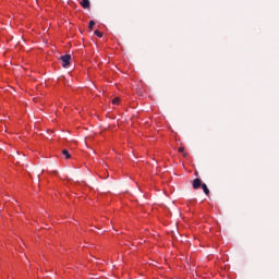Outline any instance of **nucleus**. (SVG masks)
I'll return each instance as SVG.
<instances>
[{
	"label": "nucleus",
	"instance_id": "1",
	"mask_svg": "<svg viewBox=\"0 0 279 279\" xmlns=\"http://www.w3.org/2000/svg\"><path fill=\"white\" fill-rule=\"evenodd\" d=\"M63 69H66L71 64V54H65L60 58Z\"/></svg>",
	"mask_w": 279,
	"mask_h": 279
},
{
	"label": "nucleus",
	"instance_id": "2",
	"mask_svg": "<svg viewBox=\"0 0 279 279\" xmlns=\"http://www.w3.org/2000/svg\"><path fill=\"white\" fill-rule=\"evenodd\" d=\"M202 185V179H194L192 182V186L195 191H197Z\"/></svg>",
	"mask_w": 279,
	"mask_h": 279
},
{
	"label": "nucleus",
	"instance_id": "3",
	"mask_svg": "<svg viewBox=\"0 0 279 279\" xmlns=\"http://www.w3.org/2000/svg\"><path fill=\"white\" fill-rule=\"evenodd\" d=\"M81 5L84 8V10H90V0H83Z\"/></svg>",
	"mask_w": 279,
	"mask_h": 279
},
{
	"label": "nucleus",
	"instance_id": "4",
	"mask_svg": "<svg viewBox=\"0 0 279 279\" xmlns=\"http://www.w3.org/2000/svg\"><path fill=\"white\" fill-rule=\"evenodd\" d=\"M201 186H202V189H203L205 195H210V190H208V185H206L205 183H203Z\"/></svg>",
	"mask_w": 279,
	"mask_h": 279
},
{
	"label": "nucleus",
	"instance_id": "5",
	"mask_svg": "<svg viewBox=\"0 0 279 279\" xmlns=\"http://www.w3.org/2000/svg\"><path fill=\"white\" fill-rule=\"evenodd\" d=\"M120 101H121V98H119V97H116V98L112 99V104L114 106H119Z\"/></svg>",
	"mask_w": 279,
	"mask_h": 279
},
{
	"label": "nucleus",
	"instance_id": "6",
	"mask_svg": "<svg viewBox=\"0 0 279 279\" xmlns=\"http://www.w3.org/2000/svg\"><path fill=\"white\" fill-rule=\"evenodd\" d=\"M62 154H63V156H65V158L69 160V158H71V154L69 153V150H66V149H63L62 150Z\"/></svg>",
	"mask_w": 279,
	"mask_h": 279
},
{
	"label": "nucleus",
	"instance_id": "7",
	"mask_svg": "<svg viewBox=\"0 0 279 279\" xmlns=\"http://www.w3.org/2000/svg\"><path fill=\"white\" fill-rule=\"evenodd\" d=\"M179 153L183 154L184 158H186L187 155H186V153H184V147H180Z\"/></svg>",
	"mask_w": 279,
	"mask_h": 279
},
{
	"label": "nucleus",
	"instance_id": "8",
	"mask_svg": "<svg viewBox=\"0 0 279 279\" xmlns=\"http://www.w3.org/2000/svg\"><path fill=\"white\" fill-rule=\"evenodd\" d=\"M95 35L98 36V38H101L104 36V33L95 31Z\"/></svg>",
	"mask_w": 279,
	"mask_h": 279
},
{
	"label": "nucleus",
	"instance_id": "9",
	"mask_svg": "<svg viewBox=\"0 0 279 279\" xmlns=\"http://www.w3.org/2000/svg\"><path fill=\"white\" fill-rule=\"evenodd\" d=\"M93 27H95V21L89 22V29H93Z\"/></svg>",
	"mask_w": 279,
	"mask_h": 279
}]
</instances>
